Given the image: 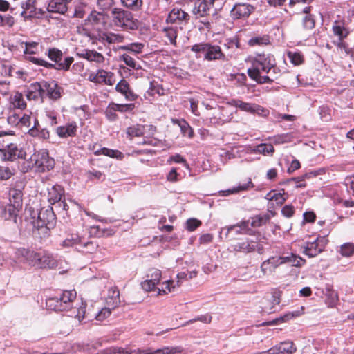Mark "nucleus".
Returning a JSON list of instances; mask_svg holds the SVG:
<instances>
[{
    "instance_id": "nucleus-1",
    "label": "nucleus",
    "mask_w": 354,
    "mask_h": 354,
    "mask_svg": "<svg viewBox=\"0 0 354 354\" xmlns=\"http://www.w3.org/2000/svg\"><path fill=\"white\" fill-rule=\"evenodd\" d=\"M250 62L251 67L248 69V75L258 84H271L277 78L280 70L272 54L257 53L250 57Z\"/></svg>"
},
{
    "instance_id": "nucleus-2",
    "label": "nucleus",
    "mask_w": 354,
    "mask_h": 354,
    "mask_svg": "<svg viewBox=\"0 0 354 354\" xmlns=\"http://www.w3.org/2000/svg\"><path fill=\"white\" fill-rule=\"evenodd\" d=\"M46 55L53 64L35 57H27V60L37 66L63 71H70L71 66L74 62V57L72 56L65 57L62 62L63 53L60 49L55 47L49 48Z\"/></svg>"
},
{
    "instance_id": "nucleus-3",
    "label": "nucleus",
    "mask_w": 354,
    "mask_h": 354,
    "mask_svg": "<svg viewBox=\"0 0 354 354\" xmlns=\"http://www.w3.org/2000/svg\"><path fill=\"white\" fill-rule=\"evenodd\" d=\"M76 297L75 290H64L57 296L47 299L46 305L48 310L55 312L68 310L72 308Z\"/></svg>"
},
{
    "instance_id": "nucleus-4",
    "label": "nucleus",
    "mask_w": 354,
    "mask_h": 354,
    "mask_svg": "<svg viewBox=\"0 0 354 354\" xmlns=\"http://www.w3.org/2000/svg\"><path fill=\"white\" fill-rule=\"evenodd\" d=\"M191 50L196 53V57H201L203 55V59L207 61L225 60V55L223 53L221 46L213 45L208 42H202L193 45Z\"/></svg>"
},
{
    "instance_id": "nucleus-5",
    "label": "nucleus",
    "mask_w": 354,
    "mask_h": 354,
    "mask_svg": "<svg viewBox=\"0 0 354 354\" xmlns=\"http://www.w3.org/2000/svg\"><path fill=\"white\" fill-rule=\"evenodd\" d=\"M115 26L124 30H136L138 28V20L133 14L120 8H115L111 11Z\"/></svg>"
},
{
    "instance_id": "nucleus-6",
    "label": "nucleus",
    "mask_w": 354,
    "mask_h": 354,
    "mask_svg": "<svg viewBox=\"0 0 354 354\" xmlns=\"http://www.w3.org/2000/svg\"><path fill=\"white\" fill-rule=\"evenodd\" d=\"M233 251L243 254H250L257 252L262 254L264 252V245L263 243L258 241L257 239L245 238L239 239L232 245Z\"/></svg>"
},
{
    "instance_id": "nucleus-7",
    "label": "nucleus",
    "mask_w": 354,
    "mask_h": 354,
    "mask_svg": "<svg viewBox=\"0 0 354 354\" xmlns=\"http://www.w3.org/2000/svg\"><path fill=\"white\" fill-rule=\"evenodd\" d=\"M328 240L326 236H317L313 241H306L301 247L304 254L313 258L324 251Z\"/></svg>"
},
{
    "instance_id": "nucleus-8",
    "label": "nucleus",
    "mask_w": 354,
    "mask_h": 354,
    "mask_svg": "<svg viewBox=\"0 0 354 354\" xmlns=\"http://www.w3.org/2000/svg\"><path fill=\"white\" fill-rule=\"evenodd\" d=\"M24 185L23 182L18 179L12 181L10 184L8 192L9 203L17 205V207H23V190Z\"/></svg>"
},
{
    "instance_id": "nucleus-9",
    "label": "nucleus",
    "mask_w": 354,
    "mask_h": 354,
    "mask_svg": "<svg viewBox=\"0 0 354 354\" xmlns=\"http://www.w3.org/2000/svg\"><path fill=\"white\" fill-rule=\"evenodd\" d=\"M26 151L19 149L16 144L10 143L6 147L0 149V157L3 160L14 161L18 158L25 159Z\"/></svg>"
},
{
    "instance_id": "nucleus-10",
    "label": "nucleus",
    "mask_w": 354,
    "mask_h": 354,
    "mask_svg": "<svg viewBox=\"0 0 354 354\" xmlns=\"http://www.w3.org/2000/svg\"><path fill=\"white\" fill-rule=\"evenodd\" d=\"M34 157L35 167L39 172L50 171L54 167L55 161L50 158L47 151H39L34 154Z\"/></svg>"
},
{
    "instance_id": "nucleus-11",
    "label": "nucleus",
    "mask_w": 354,
    "mask_h": 354,
    "mask_svg": "<svg viewBox=\"0 0 354 354\" xmlns=\"http://www.w3.org/2000/svg\"><path fill=\"white\" fill-rule=\"evenodd\" d=\"M210 10L211 8L203 0H198L194 3V6L192 11L195 19H203L200 20V22L207 28H210L211 23L205 18L209 16Z\"/></svg>"
},
{
    "instance_id": "nucleus-12",
    "label": "nucleus",
    "mask_w": 354,
    "mask_h": 354,
    "mask_svg": "<svg viewBox=\"0 0 354 354\" xmlns=\"http://www.w3.org/2000/svg\"><path fill=\"white\" fill-rule=\"evenodd\" d=\"M254 6L251 4L245 3H236L231 10L230 17L234 20H245L248 19L251 15V14L254 12Z\"/></svg>"
},
{
    "instance_id": "nucleus-13",
    "label": "nucleus",
    "mask_w": 354,
    "mask_h": 354,
    "mask_svg": "<svg viewBox=\"0 0 354 354\" xmlns=\"http://www.w3.org/2000/svg\"><path fill=\"white\" fill-rule=\"evenodd\" d=\"M190 20V15L182 8L175 7L169 12L167 18V24H187Z\"/></svg>"
},
{
    "instance_id": "nucleus-14",
    "label": "nucleus",
    "mask_w": 354,
    "mask_h": 354,
    "mask_svg": "<svg viewBox=\"0 0 354 354\" xmlns=\"http://www.w3.org/2000/svg\"><path fill=\"white\" fill-rule=\"evenodd\" d=\"M88 80L95 84L113 86L115 83L113 80V73L107 72L104 69H99L96 73L89 74Z\"/></svg>"
},
{
    "instance_id": "nucleus-15",
    "label": "nucleus",
    "mask_w": 354,
    "mask_h": 354,
    "mask_svg": "<svg viewBox=\"0 0 354 354\" xmlns=\"http://www.w3.org/2000/svg\"><path fill=\"white\" fill-rule=\"evenodd\" d=\"M32 113L28 111V113H24L22 116H20L19 113H17L15 111H11L10 115L8 117V121L9 124L17 126L19 127H30L31 124V116Z\"/></svg>"
},
{
    "instance_id": "nucleus-16",
    "label": "nucleus",
    "mask_w": 354,
    "mask_h": 354,
    "mask_svg": "<svg viewBox=\"0 0 354 354\" xmlns=\"http://www.w3.org/2000/svg\"><path fill=\"white\" fill-rule=\"evenodd\" d=\"M21 209L22 207H17V205L9 203L0 207V216L5 221H12L16 223Z\"/></svg>"
},
{
    "instance_id": "nucleus-17",
    "label": "nucleus",
    "mask_w": 354,
    "mask_h": 354,
    "mask_svg": "<svg viewBox=\"0 0 354 354\" xmlns=\"http://www.w3.org/2000/svg\"><path fill=\"white\" fill-rule=\"evenodd\" d=\"M78 126L75 121L67 122L64 125L59 126L55 129V133L60 138L75 137L77 135Z\"/></svg>"
},
{
    "instance_id": "nucleus-18",
    "label": "nucleus",
    "mask_w": 354,
    "mask_h": 354,
    "mask_svg": "<svg viewBox=\"0 0 354 354\" xmlns=\"http://www.w3.org/2000/svg\"><path fill=\"white\" fill-rule=\"evenodd\" d=\"M58 263L53 256L48 251H43L40 252L38 263L37 265V268L41 269H53L57 268Z\"/></svg>"
},
{
    "instance_id": "nucleus-19",
    "label": "nucleus",
    "mask_w": 354,
    "mask_h": 354,
    "mask_svg": "<svg viewBox=\"0 0 354 354\" xmlns=\"http://www.w3.org/2000/svg\"><path fill=\"white\" fill-rule=\"evenodd\" d=\"M282 264L281 256H272L262 262L261 270L263 275L269 274L274 272L276 268Z\"/></svg>"
},
{
    "instance_id": "nucleus-20",
    "label": "nucleus",
    "mask_w": 354,
    "mask_h": 354,
    "mask_svg": "<svg viewBox=\"0 0 354 354\" xmlns=\"http://www.w3.org/2000/svg\"><path fill=\"white\" fill-rule=\"evenodd\" d=\"M55 218V214H54L51 207H49L47 209L42 208L39 212L37 219L34 222V223L54 226Z\"/></svg>"
},
{
    "instance_id": "nucleus-21",
    "label": "nucleus",
    "mask_w": 354,
    "mask_h": 354,
    "mask_svg": "<svg viewBox=\"0 0 354 354\" xmlns=\"http://www.w3.org/2000/svg\"><path fill=\"white\" fill-rule=\"evenodd\" d=\"M44 88L46 91V96L53 101L59 100L64 92V88L54 80L51 82L46 81Z\"/></svg>"
},
{
    "instance_id": "nucleus-22",
    "label": "nucleus",
    "mask_w": 354,
    "mask_h": 354,
    "mask_svg": "<svg viewBox=\"0 0 354 354\" xmlns=\"http://www.w3.org/2000/svg\"><path fill=\"white\" fill-rule=\"evenodd\" d=\"M96 145V144H93L92 145H89L88 147V149L89 151H93V153L95 156L104 155L112 158H115L119 160H122L123 158H124V154L119 150L111 149L106 147H102L100 149H95Z\"/></svg>"
},
{
    "instance_id": "nucleus-23",
    "label": "nucleus",
    "mask_w": 354,
    "mask_h": 354,
    "mask_svg": "<svg viewBox=\"0 0 354 354\" xmlns=\"http://www.w3.org/2000/svg\"><path fill=\"white\" fill-rule=\"evenodd\" d=\"M106 24L105 15L103 12H97L95 10H92L87 17L84 20V26H91L97 27L104 26Z\"/></svg>"
},
{
    "instance_id": "nucleus-24",
    "label": "nucleus",
    "mask_w": 354,
    "mask_h": 354,
    "mask_svg": "<svg viewBox=\"0 0 354 354\" xmlns=\"http://www.w3.org/2000/svg\"><path fill=\"white\" fill-rule=\"evenodd\" d=\"M115 90L124 95L127 100L134 101L138 98V95L131 89L129 84L124 79H122L116 84Z\"/></svg>"
},
{
    "instance_id": "nucleus-25",
    "label": "nucleus",
    "mask_w": 354,
    "mask_h": 354,
    "mask_svg": "<svg viewBox=\"0 0 354 354\" xmlns=\"http://www.w3.org/2000/svg\"><path fill=\"white\" fill-rule=\"evenodd\" d=\"M64 189L61 185H55L48 189V201L51 205L62 201V199H64Z\"/></svg>"
},
{
    "instance_id": "nucleus-26",
    "label": "nucleus",
    "mask_w": 354,
    "mask_h": 354,
    "mask_svg": "<svg viewBox=\"0 0 354 354\" xmlns=\"http://www.w3.org/2000/svg\"><path fill=\"white\" fill-rule=\"evenodd\" d=\"M183 348L180 346L169 347L166 346L162 348L152 351L151 348L147 349H138L137 351H133V353L136 354H175L181 353Z\"/></svg>"
},
{
    "instance_id": "nucleus-27",
    "label": "nucleus",
    "mask_w": 354,
    "mask_h": 354,
    "mask_svg": "<svg viewBox=\"0 0 354 354\" xmlns=\"http://www.w3.org/2000/svg\"><path fill=\"white\" fill-rule=\"evenodd\" d=\"M71 0H50L48 4L47 10L49 12L65 14L68 10V3Z\"/></svg>"
},
{
    "instance_id": "nucleus-28",
    "label": "nucleus",
    "mask_w": 354,
    "mask_h": 354,
    "mask_svg": "<svg viewBox=\"0 0 354 354\" xmlns=\"http://www.w3.org/2000/svg\"><path fill=\"white\" fill-rule=\"evenodd\" d=\"M332 31L335 36L338 37V40H344L346 39L350 31L346 26L344 21H335L332 26Z\"/></svg>"
},
{
    "instance_id": "nucleus-29",
    "label": "nucleus",
    "mask_w": 354,
    "mask_h": 354,
    "mask_svg": "<svg viewBox=\"0 0 354 354\" xmlns=\"http://www.w3.org/2000/svg\"><path fill=\"white\" fill-rule=\"evenodd\" d=\"M36 0H27L21 3L23 11L21 16L24 19L37 17V9L35 6Z\"/></svg>"
},
{
    "instance_id": "nucleus-30",
    "label": "nucleus",
    "mask_w": 354,
    "mask_h": 354,
    "mask_svg": "<svg viewBox=\"0 0 354 354\" xmlns=\"http://www.w3.org/2000/svg\"><path fill=\"white\" fill-rule=\"evenodd\" d=\"M80 57L88 62H95L99 64L104 63L105 60L104 55L95 50L86 49L80 55Z\"/></svg>"
},
{
    "instance_id": "nucleus-31",
    "label": "nucleus",
    "mask_w": 354,
    "mask_h": 354,
    "mask_svg": "<svg viewBox=\"0 0 354 354\" xmlns=\"http://www.w3.org/2000/svg\"><path fill=\"white\" fill-rule=\"evenodd\" d=\"M171 122L174 124H177L180 127L181 133L183 136H187L189 138H192L194 137L193 129L185 119L179 120L172 118Z\"/></svg>"
},
{
    "instance_id": "nucleus-32",
    "label": "nucleus",
    "mask_w": 354,
    "mask_h": 354,
    "mask_svg": "<svg viewBox=\"0 0 354 354\" xmlns=\"http://www.w3.org/2000/svg\"><path fill=\"white\" fill-rule=\"evenodd\" d=\"M124 39V36L112 32H100L98 34L100 41H106L109 44L122 42Z\"/></svg>"
},
{
    "instance_id": "nucleus-33",
    "label": "nucleus",
    "mask_w": 354,
    "mask_h": 354,
    "mask_svg": "<svg viewBox=\"0 0 354 354\" xmlns=\"http://www.w3.org/2000/svg\"><path fill=\"white\" fill-rule=\"evenodd\" d=\"M278 354H293L297 348L292 341H285L275 345Z\"/></svg>"
},
{
    "instance_id": "nucleus-34",
    "label": "nucleus",
    "mask_w": 354,
    "mask_h": 354,
    "mask_svg": "<svg viewBox=\"0 0 354 354\" xmlns=\"http://www.w3.org/2000/svg\"><path fill=\"white\" fill-rule=\"evenodd\" d=\"M83 236H80L77 233H72L67 236V237L62 241L61 245L63 248H71L76 245L80 246L82 241H83Z\"/></svg>"
},
{
    "instance_id": "nucleus-35",
    "label": "nucleus",
    "mask_w": 354,
    "mask_h": 354,
    "mask_svg": "<svg viewBox=\"0 0 354 354\" xmlns=\"http://www.w3.org/2000/svg\"><path fill=\"white\" fill-rule=\"evenodd\" d=\"M98 247V244L96 241L86 240L84 238L80 246V249L82 253L92 254L97 251Z\"/></svg>"
},
{
    "instance_id": "nucleus-36",
    "label": "nucleus",
    "mask_w": 354,
    "mask_h": 354,
    "mask_svg": "<svg viewBox=\"0 0 354 354\" xmlns=\"http://www.w3.org/2000/svg\"><path fill=\"white\" fill-rule=\"evenodd\" d=\"M145 126L141 124H136L127 128L125 133L127 138L131 140L134 137H140L144 134Z\"/></svg>"
},
{
    "instance_id": "nucleus-37",
    "label": "nucleus",
    "mask_w": 354,
    "mask_h": 354,
    "mask_svg": "<svg viewBox=\"0 0 354 354\" xmlns=\"http://www.w3.org/2000/svg\"><path fill=\"white\" fill-rule=\"evenodd\" d=\"M282 263H290L292 266L301 267L306 263V260L299 256L291 254L289 256H281Z\"/></svg>"
},
{
    "instance_id": "nucleus-38",
    "label": "nucleus",
    "mask_w": 354,
    "mask_h": 354,
    "mask_svg": "<svg viewBox=\"0 0 354 354\" xmlns=\"http://www.w3.org/2000/svg\"><path fill=\"white\" fill-rule=\"evenodd\" d=\"M228 104L234 107L239 108L241 111H245L252 114L254 104L245 102L239 99H232Z\"/></svg>"
},
{
    "instance_id": "nucleus-39",
    "label": "nucleus",
    "mask_w": 354,
    "mask_h": 354,
    "mask_svg": "<svg viewBox=\"0 0 354 354\" xmlns=\"http://www.w3.org/2000/svg\"><path fill=\"white\" fill-rule=\"evenodd\" d=\"M11 103L13 106L14 110L15 109H19V110H24L26 106V102L24 98L23 95L21 93H16L15 95L11 97Z\"/></svg>"
},
{
    "instance_id": "nucleus-40",
    "label": "nucleus",
    "mask_w": 354,
    "mask_h": 354,
    "mask_svg": "<svg viewBox=\"0 0 354 354\" xmlns=\"http://www.w3.org/2000/svg\"><path fill=\"white\" fill-rule=\"evenodd\" d=\"M250 46H266L270 44V38L268 35H263L252 37L248 42Z\"/></svg>"
},
{
    "instance_id": "nucleus-41",
    "label": "nucleus",
    "mask_w": 354,
    "mask_h": 354,
    "mask_svg": "<svg viewBox=\"0 0 354 354\" xmlns=\"http://www.w3.org/2000/svg\"><path fill=\"white\" fill-rule=\"evenodd\" d=\"M316 176V174H313V172L306 173L304 175H301L300 176L288 179L286 180V182H284V183H288L289 182L294 181L297 183V185H296L297 188H304V187H306V183L305 182L306 179H309L312 176ZM281 184H282V183Z\"/></svg>"
},
{
    "instance_id": "nucleus-42",
    "label": "nucleus",
    "mask_w": 354,
    "mask_h": 354,
    "mask_svg": "<svg viewBox=\"0 0 354 354\" xmlns=\"http://www.w3.org/2000/svg\"><path fill=\"white\" fill-rule=\"evenodd\" d=\"M162 32L165 33V36L169 40L170 44L176 46L178 28L176 27L168 26L164 28Z\"/></svg>"
},
{
    "instance_id": "nucleus-43",
    "label": "nucleus",
    "mask_w": 354,
    "mask_h": 354,
    "mask_svg": "<svg viewBox=\"0 0 354 354\" xmlns=\"http://www.w3.org/2000/svg\"><path fill=\"white\" fill-rule=\"evenodd\" d=\"M122 5L131 10L137 11L142 8V0H120Z\"/></svg>"
},
{
    "instance_id": "nucleus-44",
    "label": "nucleus",
    "mask_w": 354,
    "mask_h": 354,
    "mask_svg": "<svg viewBox=\"0 0 354 354\" xmlns=\"http://www.w3.org/2000/svg\"><path fill=\"white\" fill-rule=\"evenodd\" d=\"M287 56L290 62L295 66H299L304 63V57L300 52L288 51Z\"/></svg>"
},
{
    "instance_id": "nucleus-45",
    "label": "nucleus",
    "mask_w": 354,
    "mask_h": 354,
    "mask_svg": "<svg viewBox=\"0 0 354 354\" xmlns=\"http://www.w3.org/2000/svg\"><path fill=\"white\" fill-rule=\"evenodd\" d=\"M251 219L250 225L253 227H259L266 224L270 221V216L268 214L263 216L257 215L251 218Z\"/></svg>"
},
{
    "instance_id": "nucleus-46",
    "label": "nucleus",
    "mask_w": 354,
    "mask_h": 354,
    "mask_svg": "<svg viewBox=\"0 0 354 354\" xmlns=\"http://www.w3.org/2000/svg\"><path fill=\"white\" fill-rule=\"evenodd\" d=\"M15 174L13 168L0 165V181H4L10 179Z\"/></svg>"
},
{
    "instance_id": "nucleus-47",
    "label": "nucleus",
    "mask_w": 354,
    "mask_h": 354,
    "mask_svg": "<svg viewBox=\"0 0 354 354\" xmlns=\"http://www.w3.org/2000/svg\"><path fill=\"white\" fill-rule=\"evenodd\" d=\"M25 45V49L24 50V54L26 55V59L27 60V57H32V55L36 54V49L39 45L37 42L32 41V42H24Z\"/></svg>"
},
{
    "instance_id": "nucleus-48",
    "label": "nucleus",
    "mask_w": 354,
    "mask_h": 354,
    "mask_svg": "<svg viewBox=\"0 0 354 354\" xmlns=\"http://www.w3.org/2000/svg\"><path fill=\"white\" fill-rule=\"evenodd\" d=\"M34 227L36 228L37 234L40 236L41 239H43L50 236V228L53 226H50L48 225H41L40 223H34Z\"/></svg>"
},
{
    "instance_id": "nucleus-49",
    "label": "nucleus",
    "mask_w": 354,
    "mask_h": 354,
    "mask_svg": "<svg viewBox=\"0 0 354 354\" xmlns=\"http://www.w3.org/2000/svg\"><path fill=\"white\" fill-rule=\"evenodd\" d=\"M281 191L282 192L274 193L270 198L267 197V200L274 201L278 205H282L288 199V196L283 189Z\"/></svg>"
},
{
    "instance_id": "nucleus-50",
    "label": "nucleus",
    "mask_w": 354,
    "mask_h": 354,
    "mask_svg": "<svg viewBox=\"0 0 354 354\" xmlns=\"http://www.w3.org/2000/svg\"><path fill=\"white\" fill-rule=\"evenodd\" d=\"M116 111L117 110L115 107H114V102L109 103L104 112L107 120L111 122L117 120L118 115Z\"/></svg>"
},
{
    "instance_id": "nucleus-51",
    "label": "nucleus",
    "mask_w": 354,
    "mask_h": 354,
    "mask_svg": "<svg viewBox=\"0 0 354 354\" xmlns=\"http://www.w3.org/2000/svg\"><path fill=\"white\" fill-rule=\"evenodd\" d=\"M120 60L124 62L126 65L132 68L133 69L139 70L141 69V66L136 62V61L127 54H123L120 56Z\"/></svg>"
},
{
    "instance_id": "nucleus-52",
    "label": "nucleus",
    "mask_w": 354,
    "mask_h": 354,
    "mask_svg": "<svg viewBox=\"0 0 354 354\" xmlns=\"http://www.w3.org/2000/svg\"><path fill=\"white\" fill-rule=\"evenodd\" d=\"M212 320V317L210 314L207 313L205 315H201L200 316H198L192 319L187 321L185 324H183L182 326H185L187 325L193 324L196 322H201L205 324H210Z\"/></svg>"
},
{
    "instance_id": "nucleus-53",
    "label": "nucleus",
    "mask_w": 354,
    "mask_h": 354,
    "mask_svg": "<svg viewBox=\"0 0 354 354\" xmlns=\"http://www.w3.org/2000/svg\"><path fill=\"white\" fill-rule=\"evenodd\" d=\"M144 48V44L142 43H131L127 45L122 46L120 49L133 52L136 53H140Z\"/></svg>"
},
{
    "instance_id": "nucleus-54",
    "label": "nucleus",
    "mask_w": 354,
    "mask_h": 354,
    "mask_svg": "<svg viewBox=\"0 0 354 354\" xmlns=\"http://www.w3.org/2000/svg\"><path fill=\"white\" fill-rule=\"evenodd\" d=\"M46 86V81L43 80L41 82H37L35 83H32L30 85V88L32 89H35V91L38 93V96L40 98H43L44 96L46 95V91L44 88V86Z\"/></svg>"
},
{
    "instance_id": "nucleus-55",
    "label": "nucleus",
    "mask_w": 354,
    "mask_h": 354,
    "mask_svg": "<svg viewBox=\"0 0 354 354\" xmlns=\"http://www.w3.org/2000/svg\"><path fill=\"white\" fill-rule=\"evenodd\" d=\"M339 253L346 257H351L354 254V243H346L341 245Z\"/></svg>"
},
{
    "instance_id": "nucleus-56",
    "label": "nucleus",
    "mask_w": 354,
    "mask_h": 354,
    "mask_svg": "<svg viewBox=\"0 0 354 354\" xmlns=\"http://www.w3.org/2000/svg\"><path fill=\"white\" fill-rule=\"evenodd\" d=\"M87 5L85 3H79L75 6L73 17L75 18L82 19L86 13Z\"/></svg>"
},
{
    "instance_id": "nucleus-57",
    "label": "nucleus",
    "mask_w": 354,
    "mask_h": 354,
    "mask_svg": "<svg viewBox=\"0 0 354 354\" xmlns=\"http://www.w3.org/2000/svg\"><path fill=\"white\" fill-rule=\"evenodd\" d=\"M133 351L129 348L110 347L104 351V354H132Z\"/></svg>"
},
{
    "instance_id": "nucleus-58",
    "label": "nucleus",
    "mask_w": 354,
    "mask_h": 354,
    "mask_svg": "<svg viewBox=\"0 0 354 354\" xmlns=\"http://www.w3.org/2000/svg\"><path fill=\"white\" fill-rule=\"evenodd\" d=\"M224 46L227 49H231L232 51L241 48L240 40L239 37H234L233 38L227 39L224 44Z\"/></svg>"
},
{
    "instance_id": "nucleus-59",
    "label": "nucleus",
    "mask_w": 354,
    "mask_h": 354,
    "mask_svg": "<svg viewBox=\"0 0 354 354\" xmlns=\"http://www.w3.org/2000/svg\"><path fill=\"white\" fill-rule=\"evenodd\" d=\"M31 252L32 250L25 248H19L17 249L15 255L18 259H21V261L26 263Z\"/></svg>"
},
{
    "instance_id": "nucleus-60",
    "label": "nucleus",
    "mask_w": 354,
    "mask_h": 354,
    "mask_svg": "<svg viewBox=\"0 0 354 354\" xmlns=\"http://www.w3.org/2000/svg\"><path fill=\"white\" fill-rule=\"evenodd\" d=\"M304 28L311 30L315 26V19L313 15H305L302 19Z\"/></svg>"
},
{
    "instance_id": "nucleus-61",
    "label": "nucleus",
    "mask_w": 354,
    "mask_h": 354,
    "mask_svg": "<svg viewBox=\"0 0 354 354\" xmlns=\"http://www.w3.org/2000/svg\"><path fill=\"white\" fill-rule=\"evenodd\" d=\"M114 107L120 113L131 112L135 109V104H117L114 102Z\"/></svg>"
},
{
    "instance_id": "nucleus-62",
    "label": "nucleus",
    "mask_w": 354,
    "mask_h": 354,
    "mask_svg": "<svg viewBox=\"0 0 354 354\" xmlns=\"http://www.w3.org/2000/svg\"><path fill=\"white\" fill-rule=\"evenodd\" d=\"M273 142L275 145H280L288 143L291 141V137L288 133L274 136L272 138Z\"/></svg>"
},
{
    "instance_id": "nucleus-63",
    "label": "nucleus",
    "mask_w": 354,
    "mask_h": 354,
    "mask_svg": "<svg viewBox=\"0 0 354 354\" xmlns=\"http://www.w3.org/2000/svg\"><path fill=\"white\" fill-rule=\"evenodd\" d=\"M201 224L202 222L200 220L196 218H189L186 221V229L189 232H193L200 227Z\"/></svg>"
},
{
    "instance_id": "nucleus-64",
    "label": "nucleus",
    "mask_w": 354,
    "mask_h": 354,
    "mask_svg": "<svg viewBox=\"0 0 354 354\" xmlns=\"http://www.w3.org/2000/svg\"><path fill=\"white\" fill-rule=\"evenodd\" d=\"M114 0H97V6L100 10H108L114 5Z\"/></svg>"
}]
</instances>
